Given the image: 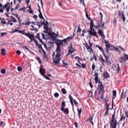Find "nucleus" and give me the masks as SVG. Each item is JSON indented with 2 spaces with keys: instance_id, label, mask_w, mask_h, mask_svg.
<instances>
[{
  "instance_id": "obj_1",
  "label": "nucleus",
  "mask_w": 128,
  "mask_h": 128,
  "mask_svg": "<svg viewBox=\"0 0 128 128\" xmlns=\"http://www.w3.org/2000/svg\"><path fill=\"white\" fill-rule=\"evenodd\" d=\"M56 55L54 56L53 58V63L56 66L58 64H60V56H62V49L60 48V46H62L64 44L62 43V40H58L56 42Z\"/></svg>"
},
{
  "instance_id": "obj_2",
  "label": "nucleus",
  "mask_w": 128,
  "mask_h": 128,
  "mask_svg": "<svg viewBox=\"0 0 128 128\" xmlns=\"http://www.w3.org/2000/svg\"><path fill=\"white\" fill-rule=\"evenodd\" d=\"M98 90H99L98 92V96L97 98H101L102 100L104 98V94H102V92H104V86L102 84V82L99 80L98 82Z\"/></svg>"
},
{
  "instance_id": "obj_3",
  "label": "nucleus",
  "mask_w": 128,
  "mask_h": 128,
  "mask_svg": "<svg viewBox=\"0 0 128 128\" xmlns=\"http://www.w3.org/2000/svg\"><path fill=\"white\" fill-rule=\"evenodd\" d=\"M116 126H118V120H116V111H114L112 116L111 122H110V128H116Z\"/></svg>"
},
{
  "instance_id": "obj_4",
  "label": "nucleus",
  "mask_w": 128,
  "mask_h": 128,
  "mask_svg": "<svg viewBox=\"0 0 128 128\" xmlns=\"http://www.w3.org/2000/svg\"><path fill=\"white\" fill-rule=\"evenodd\" d=\"M104 26V23H102V22L101 25L100 24H98V26H94V21L92 20H91V22H90V30H93V32H94V28H102V26Z\"/></svg>"
},
{
  "instance_id": "obj_5",
  "label": "nucleus",
  "mask_w": 128,
  "mask_h": 128,
  "mask_svg": "<svg viewBox=\"0 0 128 128\" xmlns=\"http://www.w3.org/2000/svg\"><path fill=\"white\" fill-rule=\"evenodd\" d=\"M39 72L41 76H44L46 80H50V78L46 76V69L42 68V66L40 67Z\"/></svg>"
},
{
  "instance_id": "obj_6",
  "label": "nucleus",
  "mask_w": 128,
  "mask_h": 128,
  "mask_svg": "<svg viewBox=\"0 0 128 128\" xmlns=\"http://www.w3.org/2000/svg\"><path fill=\"white\" fill-rule=\"evenodd\" d=\"M96 48H98L100 50H101V52H102V54L106 60V62H108V58H110V56H106V54H104V50L102 47L98 45H96Z\"/></svg>"
},
{
  "instance_id": "obj_7",
  "label": "nucleus",
  "mask_w": 128,
  "mask_h": 128,
  "mask_svg": "<svg viewBox=\"0 0 128 128\" xmlns=\"http://www.w3.org/2000/svg\"><path fill=\"white\" fill-rule=\"evenodd\" d=\"M43 24H44V28L45 30L44 31V32L45 34H48V22L46 20L44 22H43Z\"/></svg>"
},
{
  "instance_id": "obj_8",
  "label": "nucleus",
  "mask_w": 128,
  "mask_h": 128,
  "mask_svg": "<svg viewBox=\"0 0 128 128\" xmlns=\"http://www.w3.org/2000/svg\"><path fill=\"white\" fill-rule=\"evenodd\" d=\"M19 34H24V36H28L29 38H32V37L33 36L32 34H30V33H26L24 32V30L22 31H19Z\"/></svg>"
},
{
  "instance_id": "obj_9",
  "label": "nucleus",
  "mask_w": 128,
  "mask_h": 128,
  "mask_svg": "<svg viewBox=\"0 0 128 128\" xmlns=\"http://www.w3.org/2000/svg\"><path fill=\"white\" fill-rule=\"evenodd\" d=\"M72 38H74V36H70L63 40H61V42H62V44H64H64H66L67 42H68L70 40H72Z\"/></svg>"
},
{
  "instance_id": "obj_10",
  "label": "nucleus",
  "mask_w": 128,
  "mask_h": 128,
  "mask_svg": "<svg viewBox=\"0 0 128 128\" xmlns=\"http://www.w3.org/2000/svg\"><path fill=\"white\" fill-rule=\"evenodd\" d=\"M78 62L80 64L76 63V66H79V68H86V64L80 63V60H78Z\"/></svg>"
},
{
  "instance_id": "obj_11",
  "label": "nucleus",
  "mask_w": 128,
  "mask_h": 128,
  "mask_svg": "<svg viewBox=\"0 0 128 128\" xmlns=\"http://www.w3.org/2000/svg\"><path fill=\"white\" fill-rule=\"evenodd\" d=\"M88 33L90 34V36H96V38H98V34H96V31H94V30H90L88 31Z\"/></svg>"
},
{
  "instance_id": "obj_12",
  "label": "nucleus",
  "mask_w": 128,
  "mask_h": 128,
  "mask_svg": "<svg viewBox=\"0 0 128 128\" xmlns=\"http://www.w3.org/2000/svg\"><path fill=\"white\" fill-rule=\"evenodd\" d=\"M84 44L88 52H94V50H92V48H90V46H88V43Z\"/></svg>"
},
{
  "instance_id": "obj_13",
  "label": "nucleus",
  "mask_w": 128,
  "mask_h": 128,
  "mask_svg": "<svg viewBox=\"0 0 128 128\" xmlns=\"http://www.w3.org/2000/svg\"><path fill=\"white\" fill-rule=\"evenodd\" d=\"M94 76V80H95L96 84L98 83V82H100V80H98V72L95 71Z\"/></svg>"
},
{
  "instance_id": "obj_14",
  "label": "nucleus",
  "mask_w": 128,
  "mask_h": 128,
  "mask_svg": "<svg viewBox=\"0 0 128 128\" xmlns=\"http://www.w3.org/2000/svg\"><path fill=\"white\" fill-rule=\"evenodd\" d=\"M76 52V50H74V48H72V45L70 44V48L68 50V52L67 56H70V54H73V52Z\"/></svg>"
},
{
  "instance_id": "obj_15",
  "label": "nucleus",
  "mask_w": 128,
  "mask_h": 128,
  "mask_svg": "<svg viewBox=\"0 0 128 128\" xmlns=\"http://www.w3.org/2000/svg\"><path fill=\"white\" fill-rule=\"evenodd\" d=\"M99 60L100 62L102 63V66H104V62H106V60L102 57V56L100 55V56L99 57Z\"/></svg>"
},
{
  "instance_id": "obj_16",
  "label": "nucleus",
  "mask_w": 128,
  "mask_h": 128,
  "mask_svg": "<svg viewBox=\"0 0 128 128\" xmlns=\"http://www.w3.org/2000/svg\"><path fill=\"white\" fill-rule=\"evenodd\" d=\"M48 50H51L52 48H54V42H48L47 44Z\"/></svg>"
},
{
  "instance_id": "obj_17",
  "label": "nucleus",
  "mask_w": 128,
  "mask_h": 128,
  "mask_svg": "<svg viewBox=\"0 0 128 128\" xmlns=\"http://www.w3.org/2000/svg\"><path fill=\"white\" fill-rule=\"evenodd\" d=\"M35 26H31V28L30 30H32V32H34V30L35 32H38V28H36V26H38V28H40V26L38 25H34Z\"/></svg>"
},
{
  "instance_id": "obj_18",
  "label": "nucleus",
  "mask_w": 128,
  "mask_h": 128,
  "mask_svg": "<svg viewBox=\"0 0 128 128\" xmlns=\"http://www.w3.org/2000/svg\"><path fill=\"white\" fill-rule=\"evenodd\" d=\"M118 12L119 16H126V12H124V11L120 10Z\"/></svg>"
},
{
  "instance_id": "obj_19",
  "label": "nucleus",
  "mask_w": 128,
  "mask_h": 128,
  "mask_svg": "<svg viewBox=\"0 0 128 128\" xmlns=\"http://www.w3.org/2000/svg\"><path fill=\"white\" fill-rule=\"evenodd\" d=\"M49 36H50L51 38H56V37L58 36V34H56V33L54 32L49 34Z\"/></svg>"
},
{
  "instance_id": "obj_20",
  "label": "nucleus",
  "mask_w": 128,
  "mask_h": 128,
  "mask_svg": "<svg viewBox=\"0 0 128 128\" xmlns=\"http://www.w3.org/2000/svg\"><path fill=\"white\" fill-rule=\"evenodd\" d=\"M98 34H100V36L102 38H106V36L104 35V32H102V30H98Z\"/></svg>"
},
{
  "instance_id": "obj_21",
  "label": "nucleus",
  "mask_w": 128,
  "mask_h": 128,
  "mask_svg": "<svg viewBox=\"0 0 128 128\" xmlns=\"http://www.w3.org/2000/svg\"><path fill=\"white\" fill-rule=\"evenodd\" d=\"M33 36L32 37H31V38H30V40H34V42L36 44V46H38V40H36V38H34V35L32 34Z\"/></svg>"
},
{
  "instance_id": "obj_22",
  "label": "nucleus",
  "mask_w": 128,
  "mask_h": 128,
  "mask_svg": "<svg viewBox=\"0 0 128 128\" xmlns=\"http://www.w3.org/2000/svg\"><path fill=\"white\" fill-rule=\"evenodd\" d=\"M104 77V78H110V74H108V72H105L103 74Z\"/></svg>"
},
{
  "instance_id": "obj_23",
  "label": "nucleus",
  "mask_w": 128,
  "mask_h": 128,
  "mask_svg": "<svg viewBox=\"0 0 128 128\" xmlns=\"http://www.w3.org/2000/svg\"><path fill=\"white\" fill-rule=\"evenodd\" d=\"M68 98H70V102L72 106H74V98L72 97V96L69 95Z\"/></svg>"
},
{
  "instance_id": "obj_24",
  "label": "nucleus",
  "mask_w": 128,
  "mask_h": 128,
  "mask_svg": "<svg viewBox=\"0 0 128 128\" xmlns=\"http://www.w3.org/2000/svg\"><path fill=\"white\" fill-rule=\"evenodd\" d=\"M61 111L64 112L66 114H68V113L70 112V110H68V108H64V109L61 110Z\"/></svg>"
},
{
  "instance_id": "obj_25",
  "label": "nucleus",
  "mask_w": 128,
  "mask_h": 128,
  "mask_svg": "<svg viewBox=\"0 0 128 128\" xmlns=\"http://www.w3.org/2000/svg\"><path fill=\"white\" fill-rule=\"evenodd\" d=\"M28 12L29 14H32V16H38L36 15H34V10L32 9H29L28 10Z\"/></svg>"
},
{
  "instance_id": "obj_26",
  "label": "nucleus",
  "mask_w": 128,
  "mask_h": 128,
  "mask_svg": "<svg viewBox=\"0 0 128 128\" xmlns=\"http://www.w3.org/2000/svg\"><path fill=\"white\" fill-rule=\"evenodd\" d=\"M77 110L78 112V116L79 118H80V114H82V108H80V109L78 108Z\"/></svg>"
},
{
  "instance_id": "obj_27",
  "label": "nucleus",
  "mask_w": 128,
  "mask_h": 128,
  "mask_svg": "<svg viewBox=\"0 0 128 128\" xmlns=\"http://www.w3.org/2000/svg\"><path fill=\"white\" fill-rule=\"evenodd\" d=\"M10 6V2H7L6 4L3 6V10H4V8H8Z\"/></svg>"
},
{
  "instance_id": "obj_28",
  "label": "nucleus",
  "mask_w": 128,
  "mask_h": 128,
  "mask_svg": "<svg viewBox=\"0 0 128 128\" xmlns=\"http://www.w3.org/2000/svg\"><path fill=\"white\" fill-rule=\"evenodd\" d=\"M1 52L3 56H6V50L4 48L1 50Z\"/></svg>"
},
{
  "instance_id": "obj_29",
  "label": "nucleus",
  "mask_w": 128,
  "mask_h": 128,
  "mask_svg": "<svg viewBox=\"0 0 128 128\" xmlns=\"http://www.w3.org/2000/svg\"><path fill=\"white\" fill-rule=\"evenodd\" d=\"M65 106H66V102L64 101L62 102V104L60 106H61L60 110H64Z\"/></svg>"
},
{
  "instance_id": "obj_30",
  "label": "nucleus",
  "mask_w": 128,
  "mask_h": 128,
  "mask_svg": "<svg viewBox=\"0 0 128 128\" xmlns=\"http://www.w3.org/2000/svg\"><path fill=\"white\" fill-rule=\"evenodd\" d=\"M110 50H116V52H118V48L113 46H112V49L110 48Z\"/></svg>"
},
{
  "instance_id": "obj_31",
  "label": "nucleus",
  "mask_w": 128,
  "mask_h": 128,
  "mask_svg": "<svg viewBox=\"0 0 128 128\" xmlns=\"http://www.w3.org/2000/svg\"><path fill=\"white\" fill-rule=\"evenodd\" d=\"M112 93H113L112 100H114V98H116V90H113Z\"/></svg>"
},
{
  "instance_id": "obj_32",
  "label": "nucleus",
  "mask_w": 128,
  "mask_h": 128,
  "mask_svg": "<svg viewBox=\"0 0 128 128\" xmlns=\"http://www.w3.org/2000/svg\"><path fill=\"white\" fill-rule=\"evenodd\" d=\"M94 118V116L92 117H90V118L88 120V122H90L92 124V125H94V122H92V118Z\"/></svg>"
},
{
  "instance_id": "obj_33",
  "label": "nucleus",
  "mask_w": 128,
  "mask_h": 128,
  "mask_svg": "<svg viewBox=\"0 0 128 128\" xmlns=\"http://www.w3.org/2000/svg\"><path fill=\"white\" fill-rule=\"evenodd\" d=\"M62 64H64V68H68V63L64 62V61L62 60Z\"/></svg>"
},
{
  "instance_id": "obj_34",
  "label": "nucleus",
  "mask_w": 128,
  "mask_h": 128,
  "mask_svg": "<svg viewBox=\"0 0 128 128\" xmlns=\"http://www.w3.org/2000/svg\"><path fill=\"white\" fill-rule=\"evenodd\" d=\"M36 58L37 60L38 64H42V60L40 59V58L37 56V57H36Z\"/></svg>"
},
{
  "instance_id": "obj_35",
  "label": "nucleus",
  "mask_w": 128,
  "mask_h": 128,
  "mask_svg": "<svg viewBox=\"0 0 128 128\" xmlns=\"http://www.w3.org/2000/svg\"><path fill=\"white\" fill-rule=\"evenodd\" d=\"M112 45H110V43H108V44H106V46L107 48H112Z\"/></svg>"
},
{
  "instance_id": "obj_36",
  "label": "nucleus",
  "mask_w": 128,
  "mask_h": 128,
  "mask_svg": "<svg viewBox=\"0 0 128 128\" xmlns=\"http://www.w3.org/2000/svg\"><path fill=\"white\" fill-rule=\"evenodd\" d=\"M106 110H110V105L108 104V102H106Z\"/></svg>"
},
{
  "instance_id": "obj_37",
  "label": "nucleus",
  "mask_w": 128,
  "mask_h": 128,
  "mask_svg": "<svg viewBox=\"0 0 128 128\" xmlns=\"http://www.w3.org/2000/svg\"><path fill=\"white\" fill-rule=\"evenodd\" d=\"M22 48H25V50H26L27 52H32V51L30 50V48H28V47H26V46H22Z\"/></svg>"
},
{
  "instance_id": "obj_38",
  "label": "nucleus",
  "mask_w": 128,
  "mask_h": 128,
  "mask_svg": "<svg viewBox=\"0 0 128 128\" xmlns=\"http://www.w3.org/2000/svg\"><path fill=\"white\" fill-rule=\"evenodd\" d=\"M62 92L63 94H66L67 92H66V89L63 88L62 90Z\"/></svg>"
},
{
  "instance_id": "obj_39",
  "label": "nucleus",
  "mask_w": 128,
  "mask_h": 128,
  "mask_svg": "<svg viewBox=\"0 0 128 128\" xmlns=\"http://www.w3.org/2000/svg\"><path fill=\"white\" fill-rule=\"evenodd\" d=\"M92 58H93V60H94L95 62L98 60V58H96V54H94Z\"/></svg>"
},
{
  "instance_id": "obj_40",
  "label": "nucleus",
  "mask_w": 128,
  "mask_h": 128,
  "mask_svg": "<svg viewBox=\"0 0 128 128\" xmlns=\"http://www.w3.org/2000/svg\"><path fill=\"white\" fill-rule=\"evenodd\" d=\"M117 72H118L120 70V64H117Z\"/></svg>"
},
{
  "instance_id": "obj_41",
  "label": "nucleus",
  "mask_w": 128,
  "mask_h": 128,
  "mask_svg": "<svg viewBox=\"0 0 128 128\" xmlns=\"http://www.w3.org/2000/svg\"><path fill=\"white\" fill-rule=\"evenodd\" d=\"M124 98H126V97L124 96V92L122 93L121 96H120V99L121 100H124Z\"/></svg>"
},
{
  "instance_id": "obj_42",
  "label": "nucleus",
  "mask_w": 128,
  "mask_h": 128,
  "mask_svg": "<svg viewBox=\"0 0 128 128\" xmlns=\"http://www.w3.org/2000/svg\"><path fill=\"white\" fill-rule=\"evenodd\" d=\"M36 46H38V48H40V50H44V48H42V44H38V45H36Z\"/></svg>"
},
{
  "instance_id": "obj_43",
  "label": "nucleus",
  "mask_w": 128,
  "mask_h": 128,
  "mask_svg": "<svg viewBox=\"0 0 128 128\" xmlns=\"http://www.w3.org/2000/svg\"><path fill=\"white\" fill-rule=\"evenodd\" d=\"M1 74H6V71L4 69H2L0 72Z\"/></svg>"
},
{
  "instance_id": "obj_44",
  "label": "nucleus",
  "mask_w": 128,
  "mask_h": 128,
  "mask_svg": "<svg viewBox=\"0 0 128 128\" xmlns=\"http://www.w3.org/2000/svg\"><path fill=\"white\" fill-rule=\"evenodd\" d=\"M2 23V24H6V20L4 19H1Z\"/></svg>"
},
{
  "instance_id": "obj_45",
  "label": "nucleus",
  "mask_w": 128,
  "mask_h": 128,
  "mask_svg": "<svg viewBox=\"0 0 128 128\" xmlns=\"http://www.w3.org/2000/svg\"><path fill=\"white\" fill-rule=\"evenodd\" d=\"M14 32H18L20 33V30L18 29H15L12 32V34H14Z\"/></svg>"
},
{
  "instance_id": "obj_46",
  "label": "nucleus",
  "mask_w": 128,
  "mask_h": 128,
  "mask_svg": "<svg viewBox=\"0 0 128 128\" xmlns=\"http://www.w3.org/2000/svg\"><path fill=\"white\" fill-rule=\"evenodd\" d=\"M20 11H23V12H26V6L23 7L22 8H21L19 10Z\"/></svg>"
},
{
  "instance_id": "obj_47",
  "label": "nucleus",
  "mask_w": 128,
  "mask_h": 128,
  "mask_svg": "<svg viewBox=\"0 0 128 128\" xmlns=\"http://www.w3.org/2000/svg\"><path fill=\"white\" fill-rule=\"evenodd\" d=\"M108 110H106V112L104 114V116H108Z\"/></svg>"
},
{
  "instance_id": "obj_48",
  "label": "nucleus",
  "mask_w": 128,
  "mask_h": 128,
  "mask_svg": "<svg viewBox=\"0 0 128 128\" xmlns=\"http://www.w3.org/2000/svg\"><path fill=\"white\" fill-rule=\"evenodd\" d=\"M54 96L55 98H58V96H60V94H58V92H56L54 94Z\"/></svg>"
},
{
  "instance_id": "obj_49",
  "label": "nucleus",
  "mask_w": 128,
  "mask_h": 128,
  "mask_svg": "<svg viewBox=\"0 0 128 128\" xmlns=\"http://www.w3.org/2000/svg\"><path fill=\"white\" fill-rule=\"evenodd\" d=\"M36 38H38V40H40V33H38L36 34Z\"/></svg>"
},
{
  "instance_id": "obj_50",
  "label": "nucleus",
  "mask_w": 128,
  "mask_h": 128,
  "mask_svg": "<svg viewBox=\"0 0 128 128\" xmlns=\"http://www.w3.org/2000/svg\"><path fill=\"white\" fill-rule=\"evenodd\" d=\"M126 120V116H124V114L121 117V118L120 119V122H121V120Z\"/></svg>"
},
{
  "instance_id": "obj_51",
  "label": "nucleus",
  "mask_w": 128,
  "mask_h": 128,
  "mask_svg": "<svg viewBox=\"0 0 128 128\" xmlns=\"http://www.w3.org/2000/svg\"><path fill=\"white\" fill-rule=\"evenodd\" d=\"M73 102H74L75 106H78V102H76V100L73 99Z\"/></svg>"
},
{
  "instance_id": "obj_52",
  "label": "nucleus",
  "mask_w": 128,
  "mask_h": 128,
  "mask_svg": "<svg viewBox=\"0 0 128 128\" xmlns=\"http://www.w3.org/2000/svg\"><path fill=\"white\" fill-rule=\"evenodd\" d=\"M80 2L86 6V4H84V0H80Z\"/></svg>"
},
{
  "instance_id": "obj_53",
  "label": "nucleus",
  "mask_w": 128,
  "mask_h": 128,
  "mask_svg": "<svg viewBox=\"0 0 128 128\" xmlns=\"http://www.w3.org/2000/svg\"><path fill=\"white\" fill-rule=\"evenodd\" d=\"M82 32V28H80V26H78V30L77 31V34H78V32Z\"/></svg>"
},
{
  "instance_id": "obj_54",
  "label": "nucleus",
  "mask_w": 128,
  "mask_h": 128,
  "mask_svg": "<svg viewBox=\"0 0 128 128\" xmlns=\"http://www.w3.org/2000/svg\"><path fill=\"white\" fill-rule=\"evenodd\" d=\"M96 68V65L94 64V63L92 65V70H94Z\"/></svg>"
},
{
  "instance_id": "obj_55",
  "label": "nucleus",
  "mask_w": 128,
  "mask_h": 128,
  "mask_svg": "<svg viewBox=\"0 0 128 128\" xmlns=\"http://www.w3.org/2000/svg\"><path fill=\"white\" fill-rule=\"evenodd\" d=\"M18 72H22V67H20V66H18Z\"/></svg>"
},
{
  "instance_id": "obj_56",
  "label": "nucleus",
  "mask_w": 128,
  "mask_h": 128,
  "mask_svg": "<svg viewBox=\"0 0 128 128\" xmlns=\"http://www.w3.org/2000/svg\"><path fill=\"white\" fill-rule=\"evenodd\" d=\"M89 84H90V87L91 88H94V86H92V81H90L89 82Z\"/></svg>"
},
{
  "instance_id": "obj_57",
  "label": "nucleus",
  "mask_w": 128,
  "mask_h": 128,
  "mask_svg": "<svg viewBox=\"0 0 128 128\" xmlns=\"http://www.w3.org/2000/svg\"><path fill=\"white\" fill-rule=\"evenodd\" d=\"M12 22H16V20L14 18V17H12Z\"/></svg>"
},
{
  "instance_id": "obj_58",
  "label": "nucleus",
  "mask_w": 128,
  "mask_h": 128,
  "mask_svg": "<svg viewBox=\"0 0 128 128\" xmlns=\"http://www.w3.org/2000/svg\"><path fill=\"white\" fill-rule=\"evenodd\" d=\"M16 54H18V56H20V50H17L16 52Z\"/></svg>"
},
{
  "instance_id": "obj_59",
  "label": "nucleus",
  "mask_w": 128,
  "mask_h": 128,
  "mask_svg": "<svg viewBox=\"0 0 128 128\" xmlns=\"http://www.w3.org/2000/svg\"><path fill=\"white\" fill-rule=\"evenodd\" d=\"M10 7L8 6L7 8H6V12H10Z\"/></svg>"
},
{
  "instance_id": "obj_60",
  "label": "nucleus",
  "mask_w": 128,
  "mask_h": 128,
  "mask_svg": "<svg viewBox=\"0 0 128 128\" xmlns=\"http://www.w3.org/2000/svg\"><path fill=\"white\" fill-rule=\"evenodd\" d=\"M30 24V21H28V22L26 21L24 23V24H26V26H28Z\"/></svg>"
},
{
  "instance_id": "obj_61",
  "label": "nucleus",
  "mask_w": 128,
  "mask_h": 128,
  "mask_svg": "<svg viewBox=\"0 0 128 128\" xmlns=\"http://www.w3.org/2000/svg\"><path fill=\"white\" fill-rule=\"evenodd\" d=\"M6 32H2L1 33V36H6Z\"/></svg>"
},
{
  "instance_id": "obj_62",
  "label": "nucleus",
  "mask_w": 128,
  "mask_h": 128,
  "mask_svg": "<svg viewBox=\"0 0 128 128\" xmlns=\"http://www.w3.org/2000/svg\"><path fill=\"white\" fill-rule=\"evenodd\" d=\"M88 44H90V47L92 48V43H91L90 40H89V42H88Z\"/></svg>"
},
{
  "instance_id": "obj_63",
  "label": "nucleus",
  "mask_w": 128,
  "mask_h": 128,
  "mask_svg": "<svg viewBox=\"0 0 128 128\" xmlns=\"http://www.w3.org/2000/svg\"><path fill=\"white\" fill-rule=\"evenodd\" d=\"M42 52H43V54L44 56L46 55V51H44V49H42Z\"/></svg>"
},
{
  "instance_id": "obj_64",
  "label": "nucleus",
  "mask_w": 128,
  "mask_h": 128,
  "mask_svg": "<svg viewBox=\"0 0 128 128\" xmlns=\"http://www.w3.org/2000/svg\"><path fill=\"white\" fill-rule=\"evenodd\" d=\"M74 126H75L76 128H78V122H74Z\"/></svg>"
}]
</instances>
